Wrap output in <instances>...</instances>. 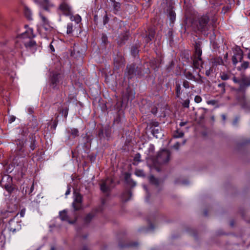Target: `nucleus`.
Here are the masks:
<instances>
[{
    "label": "nucleus",
    "mask_w": 250,
    "mask_h": 250,
    "mask_svg": "<svg viewBox=\"0 0 250 250\" xmlns=\"http://www.w3.org/2000/svg\"><path fill=\"white\" fill-rule=\"evenodd\" d=\"M35 37L32 28H28L19 37V41L23 43L26 47H30L35 44V42L32 40Z\"/></svg>",
    "instance_id": "f257e3e1"
},
{
    "label": "nucleus",
    "mask_w": 250,
    "mask_h": 250,
    "mask_svg": "<svg viewBox=\"0 0 250 250\" xmlns=\"http://www.w3.org/2000/svg\"><path fill=\"white\" fill-rule=\"evenodd\" d=\"M40 15L42 20V24L39 27L38 30L45 38L47 34L52 30V27L50 25L49 21L44 16L41 14Z\"/></svg>",
    "instance_id": "f03ea898"
},
{
    "label": "nucleus",
    "mask_w": 250,
    "mask_h": 250,
    "mask_svg": "<svg viewBox=\"0 0 250 250\" xmlns=\"http://www.w3.org/2000/svg\"><path fill=\"white\" fill-rule=\"evenodd\" d=\"M6 228L9 231L13 233L19 231L21 229V221L16 216L10 220Z\"/></svg>",
    "instance_id": "7ed1b4c3"
},
{
    "label": "nucleus",
    "mask_w": 250,
    "mask_h": 250,
    "mask_svg": "<svg viewBox=\"0 0 250 250\" xmlns=\"http://www.w3.org/2000/svg\"><path fill=\"white\" fill-rule=\"evenodd\" d=\"M201 54L202 50L199 47L196 46L195 48V54L193 62L194 67L197 68H200V67H202V61L201 58Z\"/></svg>",
    "instance_id": "20e7f679"
},
{
    "label": "nucleus",
    "mask_w": 250,
    "mask_h": 250,
    "mask_svg": "<svg viewBox=\"0 0 250 250\" xmlns=\"http://www.w3.org/2000/svg\"><path fill=\"white\" fill-rule=\"evenodd\" d=\"M169 152L167 150H163L159 154L157 159L161 163H166L169 161Z\"/></svg>",
    "instance_id": "39448f33"
},
{
    "label": "nucleus",
    "mask_w": 250,
    "mask_h": 250,
    "mask_svg": "<svg viewBox=\"0 0 250 250\" xmlns=\"http://www.w3.org/2000/svg\"><path fill=\"white\" fill-rule=\"evenodd\" d=\"M59 9L66 15H70L72 12L71 6L65 2L62 3L59 6Z\"/></svg>",
    "instance_id": "423d86ee"
},
{
    "label": "nucleus",
    "mask_w": 250,
    "mask_h": 250,
    "mask_svg": "<svg viewBox=\"0 0 250 250\" xmlns=\"http://www.w3.org/2000/svg\"><path fill=\"white\" fill-rule=\"evenodd\" d=\"M82 202V196L78 193H75L74 200L73 203V206L75 210H78L80 208Z\"/></svg>",
    "instance_id": "0eeeda50"
},
{
    "label": "nucleus",
    "mask_w": 250,
    "mask_h": 250,
    "mask_svg": "<svg viewBox=\"0 0 250 250\" xmlns=\"http://www.w3.org/2000/svg\"><path fill=\"white\" fill-rule=\"evenodd\" d=\"M208 21V18L207 16H204L201 18L199 22L198 27L199 30H205Z\"/></svg>",
    "instance_id": "6e6552de"
},
{
    "label": "nucleus",
    "mask_w": 250,
    "mask_h": 250,
    "mask_svg": "<svg viewBox=\"0 0 250 250\" xmlns=\"http://www.w3.org/2000/svg\"><path fill=\"white\" fill-rule=\"evenodd\" d=\"M39 4L42 8L48 10L50 8L54 6V5L49 0H42L39 2Z\"/></svg>",
    "instance_id": "1a4fd4ad"
},
{
    "label": "nucleus",
    "mask_w": 250,
    "mask_h": 250,
    "mask_svg": "<svg viewBox=\"0 0 250 250\" xmlns=\"http://www.w3.org/2000/svg\"><path fill=\"white\" fill-rule=\"evenodd\" d=\"M60 217L62 221H67L70 224H73L74 223L73 221H70L69 220L68 215L66 210H63L60 212Z\"/></svg>",
    "instance_id": "9d476101"
},
{
    "label": "nucleus",
    "mask_w": 250,
    "mask_h": 250,
    "mask_svg": "<svg viewBox=\"0 0 250 250\" xmlns=\"http://www.w3.org/2000/svg\"><path fill=\"white\" fill-rule=\"evenodd\" d=\"M242 51H239L236 55L233 56L232 62L233 64H236L238 61H241L242 59Z\"/></svg>",
    "instance_id": "9b49d317"
},
{
    "label": "nucleus",
    "mask_w": 250,
    "mask_h": 250,
    "mask_svg": "<svg viewBox=\"0 0 250 250\" xmlns=\"http://www.w3.org/2000/svg\"><path fill=\"white\" fill-rule=\"evenodd\" d=\"M152 134L156 138H160L162 136L161 129L158 127L152 129Z\"/></svg>",
    "instance_id": "f8f14e48"
},
{
    "label": "nucleus",
    "mask_w": 250,
    "mask_h": 250,
    "mask_svg": "<svg viewBox=\"0 0 250 250\" xmlns=\"http://www.w3.org/2000/svg\"><path fill=\"white\" fill-rule=\"evenodd\" d=\"M108 180H106L101 185V189L102 191L105 192L108 190L109 187L108 186Z\"/></svg>",
    "instance_id": "ddd939ff"
},
{
    "label": "nucleus",
    "mask_w": 250,
    "mask_h": 250,
    "mask_svg": "<svg viewBox=\"0 0 250 250\" xmlns=\"http://www.w3.org/2000/svg\"><path fill=\"white\" fill-rule=\"evenodd\" d=\"M70 19L71 21H74L77 23H79L81 21V17L79 15H70Z\"/></svg>",
    "instance_id": "4468645a"
},
{
    "label": "nucleus",
    "mask_w": 250,
    "mask_h": 250,
    "mask_svg": "<svg viewBox=\"0 0 250 250\" xmlns=\"http://www.w3.org/2000/svg\"><path fill=\"white\" fill-rule=\"evenodd\" d=\"M59 77L58 75L54 76L53 78L52 79V84L53 88H55L56 86L57 83L59 82Z\"/></svg>",
    "instance_id": "2eb2a0df"
},
{
    "label": "nucleus",
    "mask_w": 250,
    "mask_h": 250,
    "mask_svg": "<svg viewBox=\"0 0 250 250\" xmlns=\"http://www.w3.org/2000/svg\"><path fill=\"white\" fill-rule=\"evenodd\" d=\"M184 135V133L182 131H177L176 133H175L173 135L174 138H180L183 137Z\"/></svg>",
    "instance_id": "dca6fc26"
},
{
    "label": "nucleus",
    "mask_w": 250,
    "mask_h": 250,
    "mask_svg": "<svg viewBox=\"0 0 250 250\" xmlns=\"http://www.w3.org/2000/svg\"><path fill=\"white\" fill-rule=\"evenodd\" d=\"M25 14L26 16L28 18V19H31V13L30 10L28 8H25Z\"/></svg>",
    "instance_id": "f3484780"
},
{
    "label": "nucleus",
    "mask_w": 250,
    "mask_h": 250,
    "mask_svg": "<svg viewBox=\"0 0 250 250\" xmlns=\"http://www.w3.org/2000/svg\"><path fill=\"white\" fill-rule=\"evenodd\" d=\"M73 31V25L71 23H68L67 26V33H71Z\"/></svg>",
    "instance_id": "a211bd4d"
},
{
    "label": "nucleus",
    "mask_w": 250,
    "mask_h": 250,
    "mask_svg": "<svg viewBox=\"0 0 250 250\" xmlns=\"http://www.w3.org/2000/svg\"><path fill=\"white\" fill-rule=\"evenodd\" d=\"M135 174L137 176H144V171L141 169H137L135 171Z\"/></svg>",
    "instance_id": "6ab92c4d"
},
{
    "label": "nucleus",
    "mask_w": 250,
    "mask_h": 250,
    "mask_svg": "<svg viewBox=\"0 0 250 250\" xmlns=\"http://www.w3.org/2000/svg\"><path fill=\"white\" fill-rule=\"evenodd\" d=\"M168 15L170 19L171 20H174L175 18V14L173 10H171L169 11Z\"/></svg>",
    "instance_id": "aec40b11"
},
{
    "label": "nucleus",
    "mask_w": 250,
    "mask_h": 250,
    "mask_svg": "<svg viewBox=\"0 0 250 250\" xmlns=\"http://www.w3.org/2000/svg\"><path fill=\"white\" fill-rule=\"evenodd\" d=\"M194 101L196 103H200L202 101V98L199 96H196L194 98Z\"/></svg>",
    "instance_id": "412c9836"
},
{
    "label": "nucleus",
    "mask_w": 250,
    "mask_h": 250,
    "mask_svg": "<svg viewBox=\"0 0 250 250\" xmlns=\"http://www.w3.org/2000/svg\"><path fill=\"white\" fill-rule=\"evenodd\" d=\"M149 181L152 183L157 184V180L153 176H150Z\"/></svg>",
    "instance_id": "4be33fe9"
},
{
    "label": "nucleus",
    "mask_w": 250,
    "mask_h": 250,
    "mask_svg": "<svg viewBox=\"0 0 250 250\" xmlns=\"http://www.w3.org/2000/svg\"><path fill=\"white\" fill-rule=\"evenodd\" d=\"M72 134L74 136H77L78 135V130L75 128L72 129Z\"/></svg>",
    "instance_id": "5701e85b"
},
{
    "label": "nucleus",
    "mask_w": 250,
    "mask_h": 250,
    "mask_svg": "<svg viewBox=\"0 0 250 250\" xmlns=\"http://www.w3.org/2000/svg\"><path fill=\"white\" fill-rule=\"evenodd\" d=\"M189 101L188 100H187L184 102L183 103V105L186 107H188L189 106Z\"/></svg>",
    "instance_id": "b1692460"
},
{
    "label": "nucleus",
    "mask_w": 250,
    "mask_h": 250,
    "mask_svg": "<svg viewBox=\"0 0 250 250\" xmlns=\"http://www.w3.org/2000/svg\"><path fill=\"white\" fill-rule=\"evenodd\" d=\"M176 93H177V96L179 97V95L180 94V86L177 85L176 86Z\"/></svg>",
    "instance_id": "393cba45"
},
{
    "label": "nucleus",
    "mask_w": 250,
    "mask_h": 250,
    "mask_svg": "<svg viewBox=\"0 0 250 250\" xmlns=\"http://www.w3.org/2000/svg\"><path fill=\"white\" fill-rule=\"evenodd\" d=\"M183 86L186 88H188L189 87V84L188 82V81L184 82Z\"/></svg>",
    "instance_id": "a878e982"
},
{
    "label": "nucleus",
    "mask_w": 250,
    "mask_h": 250,
    "mask_svg": "<svg viewBox=\"0 0 250 250\" xmlns=\"http://www.w3.org/2000/svg\"><path fill=\"white\" fill-rule=\"evenodd\" d=\"M15 119H16V117L15 116H11L9 117V123H11L13 122L14 121H15Z\"/></svg>",
    "instance_id": "bb28decb"
},
{
    "label": "nucleus",
    "mask_w": 250,
    "mask_h": 250,
    "mask_svg": "<svg viewBox=\"0 0 250 250\" xmlns=\"http://www.w3.org/2000/svg\"><path fill=\"white\" fill-rule=\"evenodd\" d=\"M248 65H249V63L248 62H244L242 64V67L244 68V69H246V68H247L248 67Z\"/></svg>",
    "instance_id": "cd10ccee"
},
{
    "label": "nucleus",
    "mask_w": 250,
    "mask_h": 250,
    "mask_svg": "<svg viewBox=\"0 0 250 250\" xmlns=\"http://www.w3.org/2000/svg\"><path fill=\"white\" fill-rule=\"evenodd\" d=\"M221 79L223 80H226L228 79V77L226 74H223L221 76Z\"/></svg>",
    "instance_id": "c85d7f7f"
},
{
    "label": "nucleus",
    "mask_w": 250,
    "mask_h": 250,
    "mask_svg": "<svg viewBox=\"0 0 250 250\" xmlns=\"http://www.w3.org/2000/svg\"><path fill=\"white\" fill-rule=\"evenodd\" d=\"M180 146V144L178 143H176L174 146H173V148H174L175 149H178L179 148Z\"/></svg>",
    "instance_id": "c756f323"
},
{
    "label": "nucleus",
    "mask_w": 250,
    "mask_h": 250,
    "mask_svg": "<svg viewBox=\"0 0 250 250\" xmlns=\"http://www.w3.org/2000/svg\"><path fill=\"white\" fill-rule=\"evenodd\" d=\"M33 190H34V184L33 183L30 188V190L29 191V194L31 193Z\"/></svg>",
    "instance_id": "7c9ffc66"
},
{
    "label": "nucleus",
    "mask_w": 250,
    "mask_h": 250,
    "mask_svg": "<svg viewBox=\"0 0 250 250\" xmlns=\"http://www.w3.org/2000/svg\"><path fill=\"white\" fill-rule=\"evenodd\" d=\"M25 214V211L22 210L21 212L20 213V216L21 217H23L24 216Z\"/></svg>",
    "instance_id": "2f4dec72"
},
{
    "label": "nucleus",
    "mask_w": 250,
    "mask_h": 250,
    "mask_svg": "<svg viewBox=\"0 0 250 250\" xmlns=\"http://www.w3.org/2000/svg\"><path fill=\"white\" fill-rule=\"evenodd\" d=\"M70 193V188L69 187H68L67 190L65 192V195H67L69 194Z\"/></svg>",
    "instance_id": "473e14b6"
},
{
    "label": "nucleus",
    "mask_w": 250,
    "mask_h": 250,
    "mask_svg": "<svg viewBox=\"0 0 250 250\" xmlns=\"http://www.w3.org/2000/svg\"><path fill=\"white\" fill-rule=\"evenodd\" d=\"M92 218L91 215H90V214H89V215H88L86 216V220H89V218Z\"/></svg>",
    "instance_id": "72a5a7b5"
},
{
    "label": "nucleus",
    "mask_w": 250,
    "mask_h": 250,
    "mask_svg": "<svg viewBox=\"0 0 250 250\" xmlns=\"http://www.w3.org/2000/svg\"><path fill=\"white\" fill-rule=\"evenodd\" d=\"M222 117L223 120L224 121H225V120H226V116H225V115H222Z\"/></svg>",
    "instance_id": "f704fd0d"
},
{
    "label": "nucleus",
    "mask_w": 250,
    "mask_h": 250,
    "mask_svg": "<svg viewBox=\"0 0 250 250\" xmlns=\"http://www.w3.org/2000/svg\"><path fill=\"white\" fill-rule=\"evenodd\" d=\"M185 125V123H184V122H181V123H180V126H183V125Z\"/></svg>",
    "instance_id": "c9c22d12"
},
{
    "label": "nucleus",
    "mask_w": 250,
    "mask_h": 250,
    "mask_svg": "<svg viewBox=\"0 0 250 250\" xmlns=\"http://www.w3.org/2000/svg\"><path fill=\"white\" fill-rule=\"evenodd\" d=\"M50 48H51V50H52V51H54V48L53 47V46L51 44H50Z\"/></svg>",
    "instance_id": "e433bc0d"
},
{
    "label": "nucleus",
    "mask_w": 250,
    "mask_h": 250,
    "mask_svg": "<svg viewBox=\"0 0 250 250\" xmlns=\"http://www.w3.org/2000/svg\"><path fill=\"white\" fill-rule=\"evenodd\" d=\"M51 250H54V248H51Z\"/></svg>",
    "instance_id": "4c0bfd02"
},
{
    "label": "nucleus",
    "mask_w": 250,
    "mask_h": 250,
    "mask_svg": "<svg viewBox=\"0 0 250 250\" xmlns=\"http://www.w3.org/2000/svg\"><path fill=\"white\" fill-rule=\"evenodd\" d=\"M144 188H145V189H146V186H144Z\"/></svg>",
    "instance_id": "58836bf2"
}]
</instances>
